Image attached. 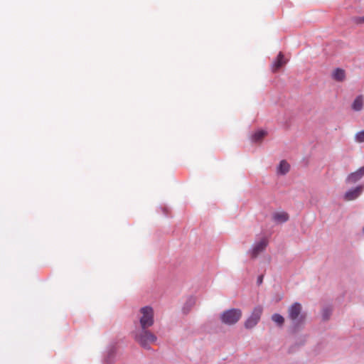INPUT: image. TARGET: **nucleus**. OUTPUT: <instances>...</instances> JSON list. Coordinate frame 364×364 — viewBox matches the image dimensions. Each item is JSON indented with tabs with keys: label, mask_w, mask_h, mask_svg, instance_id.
I'll use <instances>...</instances> for the list:
<instances>
[{
	"label": "nucleus",
	"mask_w": 364,
	"mask_h": 364,
	"mask_svg": "<svg viewBox=\"0 0 364 364\" xmlns=\"http://www.w3.org/2000/svg\"><path fill=\"white\" fill-rule=\"evenodd\" d=\"M332 78L337 82H343L345 80L346 75V71L342 68H336L333 70L331 74Z\"/></svg>",
	"instance_id": "10"
},
{
	"label": "nucleus",
	"mask_w": 364,
	"mask_h": 364,
	"mask_svg": "<svg viewBox=\"0 0 364 364\" xmlns=\"http://www.w3.org/2000/svg\"><path fill=\"white\" fill-rule=\"evenodd\" d=\"M263 309L260 306L254 308L250 316L246 320L245 326L246 328H252L255 326L259 322Z\"/></svg>",
	"instance_id": "5"
},
{
	"label": "nucleus",
	"mask_w": 364,
	"mask_h": 364,
	"mask_svg": "<svg viewBox=\"0 0 364 364\" xmlns=\"http://www.w3.org/2000/svg\"><path fill=\"white\" fill-rule=\"evenodd\" d=\"M262 277H259V279H258V282H259V283H261V282H262Z\"/></svg>",
	"instance_id": "19"
},
{
	"label": "nucleus",
	"mask_w": 364,
	"mask_h": 364,
	"mask_svg": "<svg viewBox=\"0 0 364 364\" xmlns=\"http://www.w3.org/2000/svg\"><path fill=\"white\" fill-rule=\"evenodd\" d=\"M323 316L325 318H328V316L326 314V311H324Z\"/></svg>",
	"instance_id": "20"
},
{
	"label": "nucleus",
	"mask_w": 364,
	"mask_h": 364,
	"mask_svg": "<svg viewBox=\"0 0 364 364\" xmlns=\"http://www.w3.org/2000/svg\"><path fill=\"white\" fill-rule=\"evenodd\" d=\"M364 176V166L360 167L359 169L350 173L346 178V182L348 183H354L358 181Z\"/></svg>",
	"instance_id": "7"
},
{
	"label": "nucleus",
	"mask_w": 364,
	"mask_h": 364,
	"mask_svg": "<svg viewBox=\"0 0 364 364\" xmlns=\"http://www.w3.org/2000/svg\"><path fill=\"white\" fill-rule=\"evenodd\" d=\"M363 189V186H357L355 188L350 189L345 193L344 198L346 200H353L357 198L362 193Z\"/></svg>",
	"instance_id": "8"
},
{
	"label": "nucleus",
	"mask_w": 364,
	"mask_h": 364,
	"mask_svg": "<svg viewBox=\"0 0 364 364\" xmlns=\"http://www.w3.org/2000/svg\"><path fill=\"white\" fill-rule=\"evenodd\" d=\"M139 323L141 328H149L154 322V310L151 306H144L139 310Z\"/></svg>",
	"instance_id": "2"
},
{
	"label": "nucleus",
	"mask_w": 364,
	"mask_h": 364,
	"mask_svg": "<svg viewBox=\"0 0 364 364\" xmlns=\"http://www.w3.org/2000/svg\"><path fill=\"white\" fill-rule=\"evenodd\" d=\"M363 107V97L358 95L353 102L352 108L355 111H360Z\"/></svg>",
	"instance_id": "12"
},
{
	"label": "nucleus",
	"mask_w": 364,
	"mask_h": 364,
	"mask_svg": "<svg viewBox=\"0 0 364 364\" xmlns=\"http://www.w3.org/2000/svg\"><path fill=\"white\" fill-rule=\"evenodd\" d=\"M188 304L189 306L191 307L195 304L194 299H190L188 301Z\"/></svg>",
	"instance_id": "18"
},
{
	"label": "nucleus",
	"mask_w": 364,
	"mask_h": 364,
	"mask_svg": "<svg viewBox=\"0 0 364 364\" xmlns=\"http://www.w3.org/2000/svg\"><path fill=\"white\" fill-rule=\"evenodd\" d=\"M242 311L239 309H231L223 312L220 316L222 323L226 325H233L236 323L242 317Z\"/></svg>",
	"instance_id": "3"
},
{
	"label": "nucleus",
	"mask_w": 364,
	"mask_h": 364,
	"mask_svg": "<svg viewBox=\"0 0 364 364\" xmlns=\"http://www.w3.org/2000/svg\"><path fill=\"white\" fill-rule=\"evenodd\" d=\"M302 306L299 303L293 304L288 310L289 318L294 324H299L304 321L305 316L301 314Z\"/></svg>",
	"instance_id": "4"
},
{
	"label": "nucleus",
	"mask_w": 364,
	"mask_h": 364,
	"mask_svg": "<svg viewBox=\"0 0 364 364\" xmlns=\"http://www.w3.org/2000/svg\"><path fill=\"white\" fill-rule=\"evenodd\" d=\"M355 22L357 23H364V16L356 18Z\"/></svg>",
	"instance_id": "17"
},
{
	"label": "nucleus",
	"mask_w": 364,
	"mask_h": 364,
	"mask_svg": "<svg viewBox=\"0 0 364 364\" xmlns=\"http://www.w3.org/2000/svg\"><path fill=\"white\" fill-rule=\"evenodd\" d=\"M289 171V164L286 161H282L278 167V172L285 174Z\"/></svg>",
	"instance_id": "13"
},
{
	"label": "nucleus",
	"mask_w": 364,
	"mask_h": 364,
	"mask_svg": "<svg viewBox=\"0 0 364 364\" xmlns=\"http://www.w3.org/2000/svg\"><path fill=\"white\" fill-rule=\"evenodd\" d=\"M287 63V60L284 59V54L279 52L275 61L272 63V71L277 72L281 67Z\"/></svg>",
	"instance_id": "9"
},
{
	"label": "nucleus",
	"mask_w": 364,
	"mask_h": 364,
	"mask_svg": "<svg viewBox=\"0 0 364 364\" xmlns=\"http://www.w3.org/2000/svg\"><path fill=\"white\" fill-rule=\"evenodd\" d=\"M272 319L274 322L277 323L279 326L282 325L284 321V318H283V316L278 314H273L272 316Z\"/></svg>",
	"instance_id": "15"
},
{
	"label": "nucleus",
	"mask_w": 364,
	"mask_h": 364,
	"mask_svg": "<svg viewBox=\"0 0 364 364\" xmlns=\"http://www.w3.org/2000/svg\"><path fill=\"white\" fill-rule=\"evenodd\" d=\"M147 329L148 328H141V330L136 331L134 334V339L144 348L150 349L149 345L154 343L157 338L154 333Z\"/></svg>",
	"instance_id": "1"
},
{
	"label": "nucleus",
	"mask_w": 364,
	"mask_h": 364,
	"mask_svg": "<svg viewBox=\"0 0 364 364\" xmlns=\"http://www.w3.org/2000/svg\"><path fill=\"white\" fill-rule=\"evenodd\" d=\"M273 220L277 223H284L289 220V215L285 212H278L273 215Z\"/></svg>",
	"instance_id": "11"
},
{
	"label": "nucleus",
	"mask_w": 364,
	"mask_h": 364,
	"mask_svg": "<svg viewBox=\"0 0 364 364\" xmlns=\"http://www.w3.org/2000/svg\"><path fill=\"white\" fill-rule=\"evenodd\" d=\"M355 138L358 142H364V130L358 132Z\"/></svg>",
	"instance_id": "16"
},
{
	"label": "nucleus",
	"mask_w": 364,
	"mask_h": 364,
	"mask_svg": "<svg viewBox=\"0 0 364 364\" xmlns=\"http://www.w3.org/2000/svg\"><path fill=\"white\" fill-rule=\"evenodd\" d=\"M266 135L267 132L264 130H259L253 134L252 140L255 142L260 141Z\"/></svg>",
	"instance_id": "14"
},
{
	"label": "nucleus",
	"mask_w": 364,
	"mask_h": 364,
	"mask_svg": "<svg viewBox=\"0 0 364 364\" xmlns=\"http://www.w3.org/2000/svg\"><path fill=\"white\" fill-rule=\"evenodd\" d=\"M268 241L267 239L263 238L257 243L255 244L250 251L251 257L256 258L261 252H262L267 246Z\"/></svg>",
	"instance_id": "6"
}]
</instances>
